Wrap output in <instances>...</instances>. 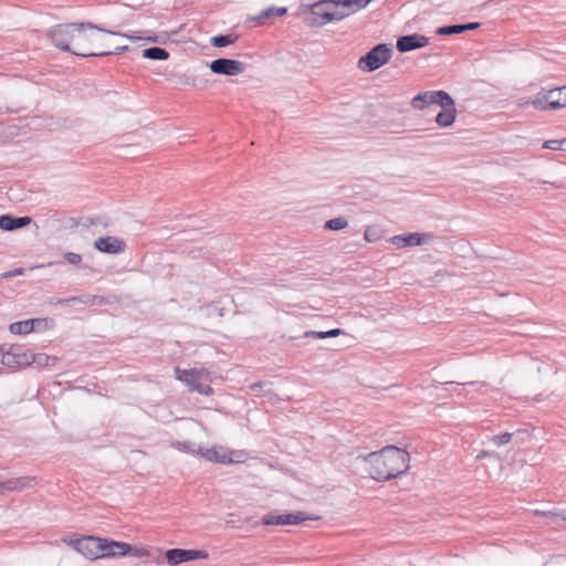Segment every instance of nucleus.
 <instances>
[{
  "mask_svg": "<svg viewBox=\"0 0 566 566\" xmlns=\"http://www.w3.org/2000/svg\"><path fill=\"white\" fill-rule=\"evenodd\" d=\"M143 57L154 61H166L169 59V52L159 46H151L143 51Z\"/></svg>",
  "mask_w": 566,
  "mask_h": 566,
  "instance_id": "obj_24",
  "label": "nucleus"
},
{
  "mask_svg": "<svg viewBox=\"0 0 566 566\" xmlns=\"http://www.w3.org/2000/svg\"><path fill=\"white\" fill-rule=\"evenodd\" d=\"M2 356H6V353L0 347V363L2 364Z\"/></svg>",
  "mask_w": 566,
  "mask_h": 566,
  "instance_id": "obj_51",
  "label": "nucleus"
},
{
  "mask_svg": "<svg viewBox=\"0 0 566 566\" xmlns=\"http://www.w3.org/2000/svg\"><path fill=\"white\" fill-rule=\"evenodd\" d=\"M176 378L182 382H190L196 380H209L210 373L205 368H191V369H181L179 367L175 368Z\"/></svg>",
  "mask_w": 566,
  "mask_h": 566,
  "instance_id": "obj_19",
  "label": "nucleus"
},
{
  "mask_svg": "<svg viewBox=\"0 0 566 566\" xmlns=\"http://www.w3.org/2000/svg\"><path fill=\"white\" fill-rule=\"evenodd\" d=\"M178 450L182 451V452H187V453H197L199 452V447L197 448V446L190 441H178L174 444Z\"/></svg>",
  "mask_w": 566,
  "mask_h": 566,
  "instance_id": "obj_35",
  "label": "nucleus"
},
{
  "mask_svg": "<svg viewBox=\"0 0 566 566\" xmlns=\"http://www.w3.org/2000/svg\"><path fill=\"white\" fill-rule=\"evenodd\" d=\"M32 353L22 347H12L2 356V365L9 368H20L31 365Z\"/></svg>",
  "mask_w": 566,
  "mask_h": 566,
  "instance_id": "obj_11",
  "label": "nucleus"
},
{
  "mask_svg": "<svg viewBox=\"0 0 566 566\" xmlns=\"http://www.w3.org/2000/svg\"><path fill=\"white\" fill-rule=\"evenodd\" d=\"M549 97L553 109L566 107V86L549 88Z\"/></svg>",
  "mask_w": 566,
  "mask_h": 566,
  "instance_id": "obj_22",
  "label": "nucleus"
},
{
  "mask_svg": "<svg viewBox=\"0 0 566 566\" xmlns=\"http://www.w3.org/2000/svg\"><path fill=\"white\" fill-rule=\"evenodd\" d=\"M429 44V39L419 33L402 35L397 39L396 48L400 53L410 52L424 48Z\"/></svg>",
  "mask_w": 566,
  "mask_h": 566,
  "instance_id": "obj_13",
  "label": "nucleus"
},
{
  "mask_svg": "<svg viewBox=\"0 0 566 566\" xmlns=\"http://www.w3.org/2000/svg\"><path fill=\"white\" fill-rule=\"evenodd\" d=\"M439 96L440 102L438 105L441 107V111L436 116V123L441 127H450L455 120V102L449 93Z\"/></svg>",
  "mask_w": 566,
  "mask_h": 566,
  "instance_id": "obj_8",
  "label": "nucleus"
},
{
  "mask_svg": "<svg viewBox=\"0 0 566 566\" xmlns=\"http://www.w3.org/2000/svg\"><path fill=\"white\" fill-rule=\"evenodd\" d=\"M108 300L107 297L105 296H102V295H91L90 294V305L91 306H94V305H105V304H108Z\"/></svg>",
  "mask_w": 566,
  "mask_h": 566,
  "instance_id": "obj_39",
  "label": "nucleus"
},
{
  "mask_svg": "<svg viewBox=\"0 0 566 566\" xmlns=\"http://www.w3.org/2000/svg\"><path fill=\"white\" fill-rule=\"evenodd\" d=\"M447 385H450V386H454L455 388L460 387V386H463L464 384H459V382H448Z\"/></svg>",
  "mask_w": 566,
  "mask_h": 566,
  "instance_id": "obj_49",
  "label": "nucleus"
},
{
  "mask_svg": "<svg viewBox=\"0 0 566 566\" xmlns=\"http://www.w3.org/2000/svg\"><path fill=\"white\" fill-rule=\"evenodd\" d=\"M287 8L285 7H270L263 10L258 17L256 20L270 19L273 17H282L286 13Z\"/></svg>",
  "mask_w": 566,
  "mask_h": 566,
  "instance_id": "obj_27",
  "label": "nucleus"
},
{
  "mask_svg": "<svg viewBox=\"0 0 566 566\" xmlns=\"http://www.w3.org/2000/svg\"><path fill=\"white\" fill-rule=\"evenodd\" d=\"M101 558L122 557L130 553V545L124 542L102 538L99 544Z\"/></svg>",
  "mask_w": 566,
  "mask_h": 566,
  "instance_id": "obj_12",
  "label": "nucleus"
},
{
  "mask_svg": "<svg viewBox=\"0 0 566 566\" xmlns=\"http://www.w3.org/2000/svg\"><path fill=\"white\" fill-rule=\"evenodd\" d=\"M392 55V48L387 43H379L359 57L357 66L363 72H374L385 65Z\"/></svg>",
  "mask_w": 566,
  "mask_h": 566,
  "instance_id": "obj_4",
  "label": "nucleus"
},
{
  "mask_svg": "<svg viewBox=\"0 0 566 566\" xmlns=\"http://www.w3.org/2000/svg\"><path fill=\"white\" fill-rule=\"evenodd\" d=\"M447 92L439 90V91H426L422 93L417 94L411 99V105L416 109H423L429 105H433L440 102V96L438 95H444Z\"/></svg>",
  "mask_w": 566,
  "mask_h": 566,
  "instance_id": "obj_16",
  "label": "nucleus"
},
{
  "mask_svg": "<svg viewBox=\"0 0 566 566\" xmlns=\"http://www.w3.org/2000/svg\"><path fill=\"white\" fill-rule=\"evenodd\" d=\"M59 360L55 356H50L44 353L32 354L31 364H35L38 367H50L54 366Z\"/></svg>",
  "mask_w": 566,
  "mask_h": 566,
  "instance_id": "obj_26",
  "label": "nucleus"
},
{
  "mask_svg": "<svg viewBox=\"0 0 566 566\" xmlns=\"http://www.w3.org/2000/svg\"><path fill=\"white\" fill-rule=\"evenodd\" d=\"M198 454H200L202 458H205L206 460H208L210 462H217V463L224 464V462L222 460H226V452L221 453L220 450L214 447H212V448L199 447Z\"/></svg>",
  "mask_w": 566,
  "mask_h": 566,
  "instance_id": "obj_23",
  "label": "nucleus"
},
{
  "mask_svg": "<svg viewBox=\"0 0 566 566\" xmlns=\"http://www.w3.org/2000/svg\"><path fill=\"white\" fill-rule=\"evenodd\" d=\"M543 148L551 149V150H565L566 149V138L546 140L543 144Z\"/></svg>",
  "mask_w": 566,
  "mask_h": 566,
  "instance_id": "obj_33",
  "label": "nucleus"
},
{
  "mask_svg": "<svg viewBox=\"0 0 566 566\" xmlns=\"http://www.w3.org/2000/svg\"><path fill=\"white\" fill-rule=\"evenodd\" d=\"M467 385L476 387V386H480L481 384L478 381H471V382H468Z\"/></svg>",
  "mask_w": 566,
  "mask_h": 566,
  "instance_id": "obj_50",
  "label": "nucleus"
},
{
  "mask_svg": "<svg viewBox=\"0 0 566 566\" xmlns=\"http://www.w3.org/2000/svg\"><path fill=\"white\" fill-rule=\"evenodd\" d=\"M127 555L129 556H135V557H149V551L147 548H144V547H133L130 546V553H127Z\"/></svg>",
  "mask_w": 566,
  "mask_h": 566,
  "instance_id": "obj_37",
  "label": "nucleus"
},
{
  "mask_svg": "<svg viewBox=\"0 0 566 566\" xmlns=\"http://www.w3.org/2000/svg\"><path fill=\"white\" fill-rule=\"evenodd\" d=\"M128 35H135V36H138L137 32H133V33H127ZM133 41H135L136 39H132ZM138 40H145L147 42H150V43H156L158 42V36L156 35H148V36H142L139 35V39Z\"/></svg>",
  "mask_w": 566,
  "mask_h": 566,
  "instance_id": "obj_41",
  "label": "nucleus"
},
{
  "mask_svg": "<svg viewBox=\"0 0 566 566\" xmlns=\"http://www.w3.org/2000/svg\"><path fill=\"white\" fill-rule=\"evenodd\" d=\"M513 433L511 432H504L501 434H495L491 437V442L496 447H503L507 444L512 440Z\"/></svg>",
  "mask_w": 566,
  "mask_h": 566,
  "instance_id": "obj_34",
  "label": "nucleus"
},
{
  "mask_svg": "<svg viewBox=\"0 0 566 566\" xmlns=\"http://www.w3.org/2000/svg\"><path fill=\"white\" fill-rule=\"evenodd\" d=\"M306 520H310V517L305 512H295V513L270 512V513L265 514L264 516H262L261 523L263 525H269V526L296 525Z\"/></svg>",
  "mask_w": 566,
  "mask_h": 566,
  "instance_id": "obj_6",
  "label": "nucleus"
},
{
  "mask_svg": "<svg viewBox=\"0 0 566 566\" xmlns=\"http://www.w3.org/2000/svg\"><path fill=\"white\" fill-rule=\"evenodd\" d=\"M554 517L560 518L563 521H566V510H562L559 512H552L551 513Z\"/></svg>",
  "mask_w": 566,
  "mask_h": 566,
  "instance_id": "obj_46",
  "label": "nucleus"
},
{
  "mask_svg": "<svg viewBox=\"0 0 566 566\" xmlns=\"http://www.w3.org/2000/svg\"><path fill=\"white\" fill-rule=\"evenodd\" d=\"M208 557L209 554L202 549L171 548L165 553V559L171 566L195 559H207Z\"/></svg>",
  "mask_w": 566,
  "mask_h": 566,
  "instance_id": "obj_7",
  "label": "nucleus"
},
{
  "mask_svg": "<svg viewBox=\"0 0 566 566\" xmlns=\"http://www.w3.org/2000/svg\"><path fill=\"white\" fill-rule=\"evenodd\" d=\"M185 384L190 387V390L197 391L200 395L210 396L213 394L212 387L208 384L200 382V380H196L193 382L192 381L185 382Z\"/></svg>",
  "mask_w": 566,
  "mask_h": 566,
  "instance_id": "obj_30",
  "label": "nucleus"
},
{
  "mask_svg": "<svg viewBox=\"0 0 566 566\" xmlns=\"http://www.w3.org/2000/svg\"><path fill=\"white\" fill-rule=\"evenodd\" d=\"M365 239H366L367 241H370V240H369V238H368V234H367V233H365Z\"/></svg>",
  "mask_w": 566,
  "mask_h": 566,
  "instance_id": "obj_52",
  "label": "nucleus"
},
{
  "mask_svg": "<svg viewBox=\"0 0 566 566\" xmlns=\"http://www.w3.org/2000/svg\"><path fill=\"white\" fill-rule=\"evenodd\" d=\"M357 459H363L369 464L368 474L378 482L405 474L410 467L409 453L396 446H386L379 451L358 455Z\"/></svg>",
  "mask_w": 566,
  "mask_h": 566,
  "instance_id": "obj_1",
  "label": "nucleus"
},
{
  "mask_svg": "<svg viewBox=\"0 0 566 566\" xmlns=\"http://www.w3.org/2000/svg\"><path fill=\"white\" fill-rule=\"evenodd\" d=\"M480 27V23L479 22H469V23H464L462 24V32L464 31H469V30H475Z\"/></svg>",
  "mask_w": 566,
  "mask_h": 566,
  "instance_id": "obj_44",
  "label": "nucleus"
},
{
  "mask_svg": "<svg viewBox=\"0 0 566 566\" xmlns=\"http://www.w3.org/2000/svg\"><path fill=\"white\" fill-rule=\"evenodd\" d=\"M551 101L549 90L543 88L534 96V98L526 102L525 105L531 104L537 109L547 111L553 109V103H551Z\"/></svg>",
  "mask_w": 566,
  "mask_h": 566,
  "instance_id": "obj_20",
  "label": "nucleus"
},
{
  "mask_svg": "<svg viewBox=\"0 0 566 566\" xmlns=\"http://www.w3.org/2000/svg\"><path fill=\"white\" fill-rule=\"evenodd\" d=\"M76 27V31H74V49L81 51H90L86 46L87 43L94 42L96 40V34L94 31L118 35L126 39H139V36L128 35L126 33L112 31L105 29L102 25L94 24L92 22H74Z\"/></svg>",
  "mask_w": 566,
  "mask_h": 566,
  "instance_id": "obj_3",
  "label": "nucleus"
},
{
  "mask_svg": "<svg viewBox=\"0 0 566 566\" xmlns=\"http://www.w3.org/2000/svg\"><path fill=\"white\" fill-rule=\"evenodd\" d=\"M31 222V217H14L12 214L7 213L0 216V230L11 232L18 229H22L29 226Z\"/></svg>",
  "mask_w": 566,
  "mask_h": 566,
  "instance_id": "obj_17",
  "label": "nucleus"
},
{
  "mask_svg": "<svg viewBox=\"0 0 566 566\" xmlns=\"http://www.w3.org/2000/svg\"><path fill=\"white\" fill-rule=\"evenodd\" d=\"M432 239L431 233H405V234H398L391 238L392 244L397 245L398 248H405V247H418L426 244Z\"/></svg>",
  "mask_w": 566,
  "mask_h": 566,
  "instance_id": "obj_14",
  "label": "nucleus"
},
{
  "mask_svg": "<svg viewBox=\"0 0 566 566\" xmlns=\"http://www.w3.org/2000/svg\"><path fill=\"white\" fill-rule=\"evenodd\" d=\"M462 33V24H448L437 29L438 35H452Z\"/></svg>",
  "mask_w": 566,
  "mask_h": 566,
  "instance_id": "obj_32",
  "label": "nucleus"
},
{
  "mask_svg": "<svg viewBox=\"0 0 566 566\" xmlns=\"http://www.w3.org/2000/svg\"><path fill=\"white\" fill-rule=\"evenodd\" d=\"M209 67L212 73L227 76L239 75L243 73L245 70V65L243 62L226 57H219L213 60L210 63Z\"/></svg>",
  "mask_w": 566,
  "mask_h": 566,
  "instance_id": "obj_9",
  "label": "nucleus"
},
{
  "mask_svg": "<svg viewBox=\"0 0 566 566\" xmlns=\"http://www.w3.org/2000/svg\"><path fill=\"white\" fill-rule=\"evenodd\" d=\"M94 248L103 253L118 254L125 251V242L116 237H101L94 242Z\"/></svg>",
  "mask_w": 566,
  "mask_h": 566,
  "instance_id": "obj_15",
  "label": "nucleus"
},
{
  "mask_svg": "<svg viewBox=\"0 0 566 566\" xmlns=\"http://www.w3.org/2000/svg\"><path fill=\"white\" fill-rule=\"evenodd\" d=\"M325 335H326L325 331L324 332L308 331L305 333L306 337H313V338H317V339L327 338Z\"/></svg>",
  "mask_w": 566,
  "mask_h": 566,
  "instance_id": "obj_42",
  "label": "nucleus"
},
{
  "mask_svg": "<svg viewBox=\"0 0 566 566\" xmlns=\"http://www.w3.org/2000/svg\"><path fill=\"white\" fill-rule=\"evenodd\" d=\"M264 384L263 382H255L253 385H251V389L252 390H260V391H264L263 388H264Z\"/></svg>",
  "mask_w": 566,
  "mask_h": 566,
  "instance_id": "obj_48",
  "label": "nucleus"
},
{
  "mask_svg": "<svg viewBox=\"0 0 566 566\" xmlns=\"http://www.w3.org/2000/svg\"><path fill=\"white\" fill-rule=\"evenodd\" d=\"M347 226H348V222L345 218L337 217V218H333V219H329L328 221H326L324 228L327 230L339 231V230L345 229Z\"/></svg>",
  "mask_w": 566,
  "mask_h": 566,
  "instance_id": "obj_31",
  "label": "nucleus"
},
{
  "mask_svg": "<svg viewBox=\"0 0 566 566\" xmlns=\"http://www.w3.org/2000/svg\"><path fill=\"white\" fill-rule=\"evenodd\" d=\"M40 323V319H25L11 323L9 326L10 333L14 335H27L34 329V325Z\"/></svg>",
  "mask_w": 566,
  "mask_h": 566,
  "instance_id": "obj_21",
  "label": "nucleus"
},
{
  "mask_svg": "<svg viewBox=\"0 0 566 566\" xmlns=\"http://www.w3.org/2000/svg\"><path fill=\"white\" fill-rule=\"evenodd\" d=\"M74 31L76 27L74 23H62L52 27L48 35L51 42L57 49L70 52L74 55L88 57V56H107L111 52H94V51H81L74 49Z\"/></svg>",
  "mask_w": 566,
  "mask_h": 566,
  "instance_id": "obj_2",
  "label": "nucleus"
},
{
  "mask_svg": "<svg viewBox=\"0 0 566 566\" xmlns=\"http://www.w3.org/2000/svg\"><path fill=\"white\" fill-rule=\"evenodd\" d=\"M371 0H368V2H370Z\"/></svg>",
  "mask_w": 566,
  "mask_h": 566,
  "instance_id": "obj_53",
  "label": "nucleus"
},
{
  "mask_svg": "<svg viewBox=\"0 0 566 566\" xmlns=\"http://www.w3.org/2000/svg\"><path fill=\"white\" fill-rule=\"evenodd\" d=\"M325 334H326L325 336L327 338H331V337H336L338 335L344 334V331L340 329V328H333V329H329V331H325Z\"/></svg>",
  "mask_w": 566,
  "mask_h": 566,
  "instance_id": "obj_43",
  "label": "nucleus"
},
{
  "mask_svg": "<svg viewBox=\"0 0 566 566\" xmlns=\"http://www.w3.org/2000/svg\"><path fill=\"white\" fill-rule=\"evenodd\" d=\"M64 260L70 264H78L82 261V255L75 252H66Z\"/></svg>",
  "mask_w": 566,
  "mask_h": 566,
  "instance_id": "obj_38",
  "label": "nucleus"
},
{
  "mask_svg": "<svg viewBox=\"0 0 566 566\" xmlns=\"http://www.w3.org/2000/svg\"><path fill=\"white\" fill-rule=\"evenodd\" d=\"M247 459V454L242 450H232L226 452V460H222L224 464L243 463Z\"/></svg>",
  "mask_w": 566,
  "mask_h": 566,
  "instance_id": "obj_29",
  "label": "nucleus"
},
{
  "mask_svg": "<svg viewBox=\"0 0 566 566\" xmlns=\"http://www.w3.org/2000/svg\"><path fill=\"white\" fill-rule=\"evenodd\" d=\"M492 455H494V452L488 451V450H482V451H480L478 453L476 459L481 460V459H484V458H488V457H492Z\"/></svg>",
  "mask_w": 566,
  "mask_h": 566,
  "instance_id": "obj_45",
  "label": "nucleus"
},
{
  "mask_svg": "<svg viewBox=\"0 0 566 566\" xmlns=\"http://www.w3.org/2000/svg\"><path fill=\"white\" fill-rule=\"evenodd\" d=\"M127 50H128V46H127V45H124V46H116L114 51H109V52H111V54H109V55H112V54H120V53H123V52H125V51H127Z\"/></svg>",
  "mask_w": 566,
  "mask_h": 566,
  "instance_id": "obj_47",
  "label": "nucleus"
},
{
  "mask_svg": "<svg viewBox=\"0 0 566 566\" xmlns=\"http://www.w3.org/2000/svg\"><path fill=\"white\" fill-rule=\"evenodd\" d=\"M71 303H82L85 305H90V294H83L78 296H72L67 298H61L57 301V304H71Z\"/></svg>",
  "mask_w": 566,
  "mask_h": 566,
  "instance_id": "obj_36",
  "label": "nucleus"
},
{
  "mask_svg": "<svg viewBox=\"0 0 566 566\" xmlns=\"http://www.w3.org/2000/svg\"><path fill=\"white\" fill-rule=\"evenodd\" d=\"M22 273H23V269L22 268H15L13 270H10L8 272L2 273L1 276L7 279V277H13V276H17V275H21Z\"/></svg>",
  "mask_w": 566,
  "mask_h": 566,
  "instance_id": "obj_40",
  "label": "nucleus"
},
{
  "mask_svg": "<svg viewBox=\"0 0 566 566\" xmlns=\"http://www.w3.org/2000/svg\"><path fill=\"white\" fill-rule=\"evenodd\" d=\"M345 12L348 15L356 13L357 11L366 8L370 2L368 0H337Z\"/></svg>",
  "mask_w": 566,
  "mask_h": 566,
  "instance_id": "obj_25",
  "label": "nucleus"
},
{
  "mask_svg": "<svg viewBox=\"0 0 566 566\" xmlns=\"http://www.w3.org/2000/svg\"><path fill=\"white\" fill-rule=\"evenodd\" d=\"M311 13L319 19V24L342 21L348 17L337 0H318L311 6Z\"/></svg>",
  "mask_w": 566,
  "mask_h": 566,
  "instance_id": "obj_5",
  "label": "nucleus"
},
{
  "mask_svg": "<svg viewBox=\"0 0 566 566\" xmlns=\"http://www.w3.org/2000/svg\"><path fill=\"white\" fill-rule=\"evenodd\" d=\"M235 38L232 34H218L211 38L210 42L214 48H224L234 43Z\"/></svg>",
  "mask_w": 566,
  "mask_h": 566,
  "instance_id": "obj_28",
  "label": "nucleus"
},
{
  "mask_svg": "<svg viewBox=\"0 0 566 566\" xmlns=\"http://www.w3.org/2000/svg\"><path fill=\"white\" fill-rule=\"evenodd\" d=\"M101 537L85 536L72 541L73 547L86 558L94 560L101 558Z\"/></svg>",
  "mask_w": 566,
  "mask_h": 566,
  "instance_id": "obj_10",
  "label": "nucleus"
},
{
  "mask_svg": "<svg viewBox=\"0 0 566 566\" xmlns=\"http://www.w3.org/2000/svg\"><path fill=\"white\" fill-rule=\"evenodd\" d=\"M35 485V478L20 476L6 481H0V493L4 491H22L24 489L33 488Z\"/></svg>",
  "mask_w": 566,
  "mask_h": 566,
  "instance_id": "obj_18",
  "label": "nucleus"
}]
</instances>
